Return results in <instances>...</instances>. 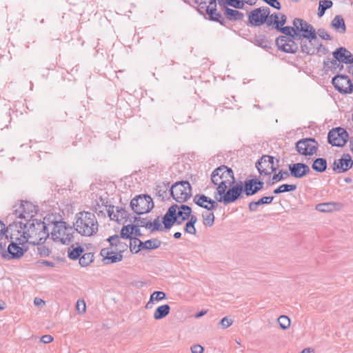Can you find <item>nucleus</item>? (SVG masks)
<instances>
[{
    "label": "nucleus",
    "mask_w": 353,
    "mask_h": 353,
    "mask_svg": "<svg viewBox=\"0 0 353 353\" xmlns=\"http://www.w3.org/2000/svg\"><path fill=\"white\" fill-rule=\"evenodd\" d=\"M23 229L28 243L30 244H42L49 236L48 226L46 222L41 219H28L24 223Z\"/></svg>",
    "instance_id": "1"
},
{
    "label": "nucleus",
    "mask_w": 353,
    "mask_h": 353,
    "mask_svg": "<svg viewBox=\"0 0 353 353\" xmlns=\"http://www.w3.org/2000/svg\"><path fill=\"white\" fill-rule=\"evenodd\" d=\"M74 227L81 235L90 236L98 231L99 224L93 213L82 212L77 214Z\"/></svg>",
    "instance_id": "2"
},
{
    "label": "nucleus",
    "mask_w": 353,
    "mask_h": 353,
    "mask_svg": "<svg viewBox=\"0 0 353 353\" xmlns=\"http://www.w3.org/2000/svg\"><path fill=\"white\" fill-rule=\"evenodd\" d=\"M192 209L186 205H172L163 217V223L165 229H170L174 223L180 225L190 216Z\"/></svg>",
    "instance_id": "3"
},
{
    "label": "nucleus",
    "mask_w": 353,
    "mask_h": 353,
    "mask_svg": "<svg viewBox=\"0 0 353 353\" xmlns=\"http://www.w3.org/2000/svg\"><path fill=\"white\" fill-rule=\"evenodd\" d=\"M211 180L215 185H217L216 192L218 194H224L225 190L235 182L232 169L225 165H221L215 169L211 174Z\"/></svg>",
    "instance_id": "4"
},
{
    "label": "nucleus",
    "mask_w": 353,
    "mask_h": 353,
    "mask_svg": "<svg viewBox=\"0 0 353 353\" xmlns=\"http://www.w3.org/2000/svg\"><path fill=\"white\" fill-rule=\"evenodd\" d=\"M52 225L51 236L55 242L68 245L72 241L74 234L72 227L67 226L65 221H55L52 223Z\"/></svg>",
    "instance_id": "5"
},
{
    "label": "nucleus",
    "mask_w": 353,
    "mask_h": 353,
    "mask_svg": "<svg viewBox=\"0 0 353 353\" xmlns=\"http://www.w3.org/2000/svg\"><path fill=\"white\" fill-rule=\"evenodd\" d=\"M170 194L176 201L183 203L192 196L191 185L187 181L176 182L172 185Z\"/></svg>",
    "instance_id": "6"
},
{
    "label": "nucleus",
    "mask_w": 353,
    "mask_h": 353,
    "mask_svg": "<svg viewBox=\"0 0 353 353\" xmlns=\"http://www.w3.org/2000/svg\"><path fill=\"white\" fill-rule=\"evenodd\" d=\"M243 193V184L242 182L233 186L228 187L224 194H218L214 193V198L218 202H223L225 205L229 204L240 198Z\"/></svg>",
    "instance_id": "7"
},
{
    "label": "nucleus",
    "mask_w": 353,
    "mask_h": 353,
    "mask_svg": "<svg viewBox=\"0 0 353 353\" xmlns=\"http://www.w3.org/2000/svg\"><path fill=\"white\" fill-rule=\"evenodd\" d=\"M130 207L136 214H143L149 212L153 208L154 203L149 195H139L132 199Z\"/></svg>",
    "instance_id": "8"
},
{
    "label": "nucleus",
    "mask_w": 353,
    "mask_h": 353,
    "mask_svg": "<svg viewBox=\"0 0 353 353\" xmlns=\"http://www.w3.org/2000/svg\"><path fill=\"white\" fill-rule=\"evenodd\" d=\"M37 212V207L28 201H22L19 205H15L13 210L16 217L27 221L32 219Z\"/></svg>",
    "instance_id": "9"
},
{
    "label": "nucleus",
    "mask_w": 353,
    "mask_h": 353,
    "mask_svg": "<svg viewBox=\"0 0 353 353\" xmlns=\"http://www.w3.org/2000/svg\"><path fill=\"white\" fill-rule=\"evenodd\" d=\"M23 228L24 223L22 221L14 222L9 225L6 232L10 233L11 241L17 242L19 244H24L28 242Z\"/></svg>",
    "instance_id": "10"
},
{
    "label": "nucleus",
    "mask_w": 353,
    "mask_h": 353,
    "mask_svg": "<svg viewBox=\"0 0 353 353\" xmlns=\"http://www.w3.org/2000/svg\"><path fill=\"white\" fill-rule=\"evenodd\" d=\"M348 134L343 128H336L330 130L327 135L330 144L333 146L343 147L348 140Z\"/></svg>",
    "instance_id": "11"
},
{
    "label": "nucleus",
    "mask_w": 353,
    "mask_h": 353,
    "mask_svg": "<svg viewBox=\"0 0 353 353\" xmlns=\"http://www.w3.org/2000/svg\"><path fill=\"white\" fill-rule=\"evenodd\" d=\"M332 83L341 94H350L353 92V84L347 75L337 74L333 77Z\"/></svg>",
    "instance_id": "12"
},
{
    "label": "nucleus",
    "mask_w": 353,
    "mask_h": 353,
    "mask_svg": "<svg viewBox=\"0 0 353 353\" xmlns=\"http://www.w3.org/2000/svg\"><path fill=\"white\" fill-rule=\"evenodd\" d=\"M270 10L268 7H261L252 10L249 16L248 19L250 24L254 26H259L266 23Z\"/></svg>",
    "instance_id": "13"
},
{
    "label": "nucleus",
    "mask_w": 353,
    "mask_h": 353,
    "mask_svg": "<svg viewBox=\"0 0 353 353\" xmlns=\"http://www.w3.org/2000/svg\"><path fill=\"white\" fill-rule=\"evenodd\" d=\"M318 148L317 142L311 138L303 139L296 144L297 152L302 155H312L316 153Z\"/></svg>",
    "instance_id": "14"
},
{
    "label": "nucleus",
    "mask_w": 353,
    "mask_h": 353,
    "mask_svg": "<svg viewBox=\"0 0 353 353\" xmlns=\"http://www.w3.org/2000/svg\"><path fill=\"white\" fill-rule=\"evenodd\" d=\"M261 175H270L276 170V167L274 166V157L269 155H263L256 163Z\"/></svg>",
    "instance_id": "15"
},
{
    "label": "nucleus",
    "mask_w": 353,
    "mask_h": 353,
    "mask_svg": "<svg viewBox=\"0 0 353 353\" xmlns=\"http://www.w3.org/2000/svg\"><path fill=\"white\" fill-rule=\"evenodd\" d=\"M293 25L296 30L302 32V36L304 39H316L315 29L305 21L296 18L293 21Z\"/></svg>",
    "instance_id": "16"
},
{
    "label": "nucleus",
    "mask_w": 353,
    "mask_h": 353,
    "mask_svg": "<svg viewBox=\"0 0 353 353\" xmlns=\"http://www.w3.org/2000/svg\"><path fill=\"white\" fill-rule=\"evenodd\" d=\"M276 43L278 48L287 53H295L298 49V45L292 40L286 36H280L276 40Z\"/></svg>",
    "instance_id": "17"
},
{
    "label": "nucleus",
    "mask_w": 353,
    "mask_h": 353,
    "mask_svg": "<svg viewBox=\"0 0 353 353\" xmlns=\"http://www.w3.org/2000/svg\"><path fill=\"white\" fill-rule=\"evenodd\" d=\"M353 161L349 154H343L339 159H335L332 164V169L337 173L347 171L352 167Z\"/></svg>",
    "instance_id": "18"
},
{
    "label": "nucleus",
    "mask_w": 353,
    "mask_h": 353,
    "mask_svg": "<svg viewBox=\"0 0 353 353\" xmlns=\"http://www.w3.org/2000/svg\"><path fill=\"white\" fill-rule=\"evenodd\" d=\"M332 54L334 59L331 61V63L333 65H337V61L346 64L353 63L352 54L343 47L337 48Z\"/></svg>",
    "instance_id": "19"
},
{
    "label": "nucleus",
    "mask_w": 353,
    "mask_h": 353,
    "mask_svg": "<svg viewBox=\"0 0 353 353\" xmlns=\"http://www.w3.org/2000/svg\"><path fill=\"white\" fill-rule=\"evenodd\" d=\"M288 168L290 171V175L296 179H301L308 174L310 172V167L303 163L290 164Z\"/></svg>",
    "instance_id": "20"
},
{
    "label": "nucleus",
    "mask_w": 353,
    "mask_h": 353,
    "mask_svg": "<svg viewBox=\"0 0 353 353\" xmlns=\"http://www.w3.org/2000/svg\"><path fill=\"white\" fill-rule=\"evenodd\" d=\"M264 183L256 179L246 180L243 185V192L248 196H252L261 190Z\"/></svg>",
    "instance_id": "21"
},
{
    "label": "nucleus",
    "mask_w": 353,
    "mask_h": 353,
    "mask_svg": "<svg viewBox=\"0 0 353 353\" xmlns=\"http://www.w3.org/2000/svg\"><path fill=\"white\" fill-rule=\"evenodd\" d=\"M100 254L106 264L120 262L123 259V254L112 248H103L101 250Z\"/></svg>",
    "instance_id": "22"
},
{
    "label": "nucleus",
    "mask_w": 353,
    "mask_h": 353,
    "mask_svg": "<svg viewBox=\"0 0 353 353\" xmlns=\"http://www.w3.org/2000/svg\"><path fill=\"white\" fill-rule=\"evenodd\" d=\"M194 202L199 206L208 210H213L218 206L217 201L211 199L203 194H196L194 197Z\"/></svg>",
    "instance_id": "23"
},
{
    "label": "nucleus",
    "mask_w": 353,
    "mask_h": 353,
    "mask_svg": "<svg viewBox=\"0 0 353 353\" xmlns=\"http://www.w3.org/2000/svg\"><path fill=\"white\" fill-rule=\"evenodd\" d=\"M108 214L111 220L116 221L119 223H121V221L126 219L128 216V212L125 209L119 207L115 208L114 206H110Z\"/></svg>",
    "instance_id": "24"
},
{
    "label": "nucleus",
    "mask_w": 353,
    "mask_h": 353,
    "mask_svg": "<svg viewBox=\"0 0 353 353\" xmlns=\"http://www.w3.org/2000/svg\"><path fill=\"white\" fill-rule=\"evenodd\" d=\"M316 39H301V50L303 53L307 55H312L316 54Z\"/></svg>",
    "instance_id": "25"
},
{
    "label": "nucleus",
    "mask_w": 353,
    "mask_h": 353,
    "mask_svg": "<svg viewBox=\"0 0 353 353\" xmlns=\"http://www.w3.org/2000/svg\"><path fill=\"white\" fill-rule=\"evenodd\" d=\"M19 243L11 241L8 247V259H19L24 254L26 250L21 247Z\"/></svg>",
    "instance_id": "26"
},
{
    "label": "nucleus",
    "mask_w": 353,
    "mask_h": 353,
    "mask_svg": "<svg viewBox=\"0 0 353 353\" xmlns=\"http://www.w3.org/2000/svg\"><path fill=\"white\" fill-rule=\"evenodd\" d=\"M331 26L339 33H345L346 27L343 18L341 15H336L331 22Z\"/></svg>",
    "instance_id": "27"
},
{
    "label": "nucleus",
    "mask_w": 353,
    "mask_h": 353,
    "mask_svg": "<svg viewBox=\"0 0 353 353\" xmlns=\"http://www.w3.org/2000/svg\"><path fill=\"white\" fill-rule=\"evenodd\" d=\"M170 312V307L168 304L159 306L154 311L153 317L155 320L165 318Z\"/></svg>",
    "instance_id": "28"
},
{
    "label": "nucleus",
    "mask_w": 353,
    "mask_h": 353,
    "mask_svg": "<svg viewBox=\"0 0 353 353\" xmlns=\"http://www.w3.org/2000/svg\"><path fill=\"white\" fill-rule=\"evenodd\" d=\"M166 294L163 291H155L154 292L150 297L149 301L145 305L146 309H150L152 307L153 302L154 301H159L165 299Z\"/></svg>",
    "instance_id": "29"
},
{
    "label": "nucleus",
    "mask_w": 353,
    "mask_h": 353,
    "mask_svg": "<svg viewBox=\"0 0 353 353\" xmlns=\"http://www.w3.org/2000/svg\"><path fill=\"white\" fill-rule=\"evenodd\" d=\"M225 14L226 17L230 21L241 20L244 17V14L242 12L229 8H225Z\"/></svg>",
    "instance_id": "30"
},
{
    "label": "nucleus",
    "mask_w": 353,
    "mask_h": 353,
    "mask_svg": "<svg viewBox=\"0 0 353 353\" xmlns=\"http://www.w3.org/2000/svg\"><path fill=\"white\" fill-rule=\"evenodd\" d=\"M336 203L328 202L319 203L316 205V210L321 212H331L336 209Z\"/></svg>",
    "instance_id": "31"
},
{
    "label": "nucleus",
    "mask_w": 353,
    "mask_h": 353,
    "mask_svg": "<svg viewBox=\"0 0 353 353\" xmlns=\"http://www.w3.org/2000/svg\"><path fill=\"white\" fill-rule=\"evenodd\" d=\"M312 168L316 172H323L327 168V161L325 159L318 158L314 161Z\"/></svg>",
    "instance_id": "32"
},
{
    "label": "nucleus",
    "mask_w": 353,
    "mask_h": 353,
    "mask_svg": "<svg viewBox=\"0 0 353 353\" xmlns=\"http://www.w3.org/2000/svg\"><path fill=\"white\" fill-rule=\"evenodd\" d=\"M161 245V241L157 239H152L143 242L142 250H152L159 248Z\"/></svg>",
    "instance_id": "33"
},
{
    "label": "nucleus",
    "mask_w": 353,
    "mask_h": 353,
    "mask_svg": "<svg viewBox=\"0 0 353 353\" xmlns=\"http://www.w3.org/2000/svg\"><path fill=\"white\" fill-rule=\"evenodd\" d=\"M130 240V249L132 252L138 253L142 250L143 241L137 237L129 239Z\"/></svg>",
    "instance_id": "34"
},
{
    "label": "nucleus",
    "mask_w": 353,
    "mask_h": 353,
    "mask_svg": "<svg viewBox=\"0 0 353 353\" xmlns=\"http://www.w3.org/2000/svg\"><path fill=\"white\" fill-rule=\"evenodd\" d=\"M121 237L123 239H131L133 235V228L132 225L128 224L123 225L121 230Z\"/></svg>",
    "instance_id": "35"
},
{
    "label": "nucleus",
    "mask_w": 353,
    "mask_h": 353,
    "mask_svg": "<svg viewBox=\"0 0 353 353\" xmlns=\"http://www.w3.org/2000/svg\"><path fill=\"white\" fill-rule=\"evenodd\" d=\"M332 4V2L330 0L321 1L318 9V15L319 17H322L324 14L325 11L331 8Z\"/></svg>",
    "instance_id": "36"
},
{
    "label": "nucleus",
    "mask_w": 353,
    "mask_h": 353,
    "mask_svg": "<svg viewBox=\"0 0 353 353\" xmlns=\"http://www.w3.org/2000/svg\"><path fill=\"white\" fill-rule=\"evenodd\" d=\"M277 322L282 330H287L291 324L290 318L285 315L280 316L277 319Z\"/></svg>",
    "instance_id": "37"
},
{
    "label": "nucleus",
    "mask_w": 353,
    "mask_h": 353,
    "mask_svg": "<svg viewBox=\"0 0 353 353\" xmlns=\"http://www.w3.org/2000/svg\"><path fill=\"white\" fill-rule=\"evenodd\" d=\"M203 224L205 226L210 227L214 223V215L212 212H205L202 214Z\"/></svg>",
    "instance_id": "38"
},
{
    "label": "nucleus",
    "mask_w": 353,
    "mask_h": 353,
    "mask_svg": "<svg viewBox=\"0 0 353 353\" xmlns=\"http://www.w3.org/2000/svg\"><path fill=\"white\" fill-rule=\"evenodd\" d=\"M290 176L288 171L280 170L277 174L273 175L272 178V184H274Z\"/></svg>",
    "instance_id": "39"
},
{
    "label": "nucleus",
    "mask_w": 353,
    "mask_h": 353,
    "mask_svg": "<svg viewBox=\"0 0 353 353\" xmlns=\"http://www.w3.org/2000/svg\"><path fill=\"white\" fill-rule=\"evenodd\" d=\"M93 255L91 253H85L79 258V264L82 267L88 266L92 261Z\"/></svg>",
    "instance_id": "40"
},
{
    "label": "nucleus",
    "mask_w": 353,
    "mask_h": 353,
    "mask_svg": "<svg viewBox=\"0 0 353 353\" xmlns=\"http://www.w3.org/2000/svg\"><path fill=\"white\" fill-rule=\"evenodd\" d=\"M145 228L150 229L152 232L159 230L161 228V224L159 221V218H157L154 221H148L145 224Z\"/></svg>",
    "instance_id": "41"
},
{
    "label": "nucleus",
    "mask_w": 353,
    "mask_h": 353,
    "mask_svg": "<svg viewBox=\"0 0 353 353\" xmlns=\"http://www.w3.org/2000/svg\"><path fill=\"white\" fill-rule=\"evenodd\" d=\"M121 235H114L110 236L107 240L110 243L111 248L115 250L117 248L118 245L121 242Z\"/></svg>",
    "instance_id": "42"
},
{
    "label": "nucleus",
    "mask_w": 353,
    "mask_h": 353,
    "mask_svg": "<svg viewBox=\"0 0 353 353\" xmlns=\"http://www.w3.org/2000/svg\"><path fill=\"white\" fill-rule=\"evenodd\" d=\"M83 251V249L81 247L74 248L71 251L68 252V257L71 259H77L78 258H80L79 256Z\"/></svg>",
    "instance_id": "43"
},
{
    "label": "nucleus",
    "mask_w": 353,
    "mask_h": 353,
    "mask_svg": "<svg viewBox=\"0 0 353 353\" xmlns=\"http://www.w3.org/2000/svg\"><path fill=\"white\" fill-rule=\"evenodd\" d=\"M276 30L281 32L283 34H284V36L290 37L292 32L294 31V26L290 27V26H285V27H280L279 28H276Z\"/></svg>",
    "instance_id": "44"
},
{
    "label": "nucleus",
    "mask_w": 353,
    "mask_h": 353,
    "mask_svg": "<svg viewBox=\"0 0 353 353\" xmlns=\"http://www.w3.org/2000/svg\"><path fill=\"white\" fill-rule=\"evenodd\" d=\"M232 319L225 316L221 320V321L219 322V325L221 327V328L226 329L229 327L230 325H232Z\"/></svg>",
    "instance_id": "45"
},
{
    "label": "nucleus",
    "mask_w": 353,
    "mask_h": 353,
    "mask_svg": "<svg viewBox=\"0 0 353 353\" xmlns=\"http://www.w3.org/2000/svg\"><path fill=\"white\" fill-rule=\"evenodd\" d=\"M76 309L79 314H83L85 312L86 305L83 300H78L76 305Z\"/></svg>",
    "instance_id": "46"
},
{
    "label": "nucleus",
    "mask_w": 353,
    "mask_h": 353,
    "mask_svg": "<svg viewBox=\"0 0 353 353\" xmlns=\"http://www.w3.org/2000/svg\"><path fill=\"white\" fill-rule=\"evenodd\" d=\"M226 1L235 8H242L244 6V3L241 0H226Z\"/></svg>",
    "instance_id": "47"
},
{
    "label": "nucleus",
    "mask_w": 353,
    "mask_h": 353,
    "mask_svg": "<svg viewBox=\"0 0 353 353\" xmlns=\"http://www.w3.org/2000/svg\"><path fill=\"white\" fill-rule=\"evenodd\" d=\"M279 187L281 188V193L294 191L296 189V185L294 184H283Z\"/></svg>",
    "instance_id": "48"
},
{
    "label": "nucleus",
    "mask_w": 353,
    "mask_h": 353,
    "mask_svg": "<svg viewBox=\"0 0 353 353\" xmlns=\"http://www.w3.org/2000/svg\"><path fill=\"white\" fill-rule=\"evenodd\" d=\"M184 230L185 232L190 234H195L196 232L194 225L192 223H189L188 221L186 223Z\"/></svg>",
    "instance_id": "49"
},
{
    "label": "nucleus",
    "mask_w": 353,
    "mask_h": 353,
    "mask_svg": "<svg viewBox=\"0 0 353 353\" xmlns=\"http://www.w3.org/2000/svg\"><path fill=\"white\" fill-rule=\"evenodd\" d=\"M274 199V196H263L260 199H259L256 202L259 205L270 204L272 202Z\"/></svg>",
    "instance_id": "50"
},
{
    "label": "nucleus",
    "mask_w": 353,
    "mask_h": 353,
    "mask_svg": "<svg viewBox=\"0 0 353 353\" xmlns=\"http://www.w3.org/2000/svg\"><path fill=\"white\" fill-rule=\"evenodd\" d=\"M316 32L323 39L331 40L332 39L330 35L324 29H319Z\"/></svg>",
    "instance_id": "51"
},
{
    "label": "nucleus",
    "mask_w": 353,
    "mask_h": 353,
    "mask_svg": "<svg viewBox=\"0 0 353 353\" xmlns=\"http://www.w3.org/2000/svg\"><path fill=\"white\" fill-rule=\"evenodd\" d=\"M279 14H272L271 15H268V21H266V24L270 26L272 25H274V21H279Z\"/></svg>",
    "instance_id": "52"
},
{
    "label": "nucleus",
    "mask_w": 353,
    "mask_h": 353,
    "mask_svg": "<svg viewBox=\"0 0 353 353\" xmlns=\"http://www.w3.org/2000/svg\"><path fill=\"white\" fill-rule=\"evenodd\" d=\"M281 17L279 21H274L275 28H279L280 27L283 26L286 23L287 17L284 14H280Z\"/></svg>",
    "instance_id": "53"
},
{
    "label": "nucleus",
    "mask_w": 353,
    "mask_h": 353,
    "mask_svg": "<svg viewBox=\"0 0 353 353\" xmlns=\"http://www.w3.org/2000/svg\"><path fill=\"white\" fill-rule=\"evenodd\" d=\"M328 49L321 43H317L316 46V53H321L323 55H325L328 53Z\"/></svg>",
    "instance_id": "54"
},
{
    "label": "nucleus",
    "mask_w": 353,
    "mask_h": 353,
    "mask_svg": "<svg viewBox=\"0 0 353 353\" xmlns=\"http://www.w3.org/2000/svg\"><path fill=\"white\" fill-rule=\"evenodd\" d=\"M37 250H38V253L41 256H48L50 252L49 249L43 245L39 246L37 248Z\"/></svg>",
    "instance_id": "55"
},
{
    "label": "nucleus",
    "mask_w": 353,
    "mask_h": 353,
    "mask_svg": "<svg viewBox=\"0 0 353 353\" xmlns=\"http://www.w3.org/2000/svg\"><path fill=\"white\" fill-rule=\"evenodd\" d=\"M301 37H303L302 34L299 32L298 30L294 28V31L292 32V34L290 38H292V40H301ZM303 39H305L304 38Z\"/></svg>",
    "instance_id": "56"
},
{
    "label": "nucleus",
    "mask_w": 353,
    "mask_h": 353,
    "mask_svg": "<svg viewBox=\"0 0 353 353\" xmlns=\"http://www.w3.org/2000/svg\"><path fill=\"white\" fill-rule=\"evenodd\" d=\"M192 353H203V347L200 345H194L191 347Z\"/></svg>",
    "instance_id": "57"
},
{
    "label": "nucleus",
    "mask_w": 353,
    "mask_h": 353,
    "mask_svg": "<svg viewBox=\"0 0 353 353\" xmlns=\"http://www.w3.org/2000/svg\"><path fill=\"white\" fill-rule=\"evenodd\" d=\"M53 341V337L51 335H43L41 338V341L43 343H49Z\"/></svg>",
    "instance_id": "58"
},
{
    "label": "nucleus",
    "mask_w": 353,
    "mask_h": 353,
    "mask_svg": "<svg viewBox=\"0 0 353 353\" xmlns=\"http://www.w3.org/2000/svg\"><path fill=\"white\" fill-rule=\"evenodd\" d=\"M259 205L256 201H252L248 205V208L250 212H256Z\"/></svg>",
    "instance_id": "59"
},
{
    "label": "nucleus",
    "mask_w": 353,
    "mask_h": 353,
    "mask_svg": "<svg viewBox=\"0 0 353 353\" xmlns=\"http://www.w3.org/2000/svg\"><path fill=\"white\" fill-rule=\"evenodd\" d=\"M127 248H128V245L127 244L123 243L122 242H120L119 244L118 245V247L116 249V250L117 252H119V253L122 254V252L123 251H125L127 249Z\"/></svg>",
    "instance_id": "60"
},
{
    "label": "nucleus",
    "mask_w": 353,
    "mask_h": 353,
    "mask_svg": "<svg viewBox=\"0 0 353 353\" xmlns=\"http://www.w3.org/2000/svg\"><path fill=\"white\" fill-rule=\"evenodd\" d=\"M132 228H133V234L135 236V237L137 238L138 236H141V232L140 229L139 228V226L136 225H132Z\"/></svg>",
    "instance_id": "61"
},
{
    "label": "nucleus",
    "mask_w": 353,
    "mask_h": 353,
    "mask_svg": "<svg viewBox=\"0 0 353 353\" xmlns=\"http://www.w3.org/2000/svg\"><path fill=\"white\" fill-rule=\"evenodd\" d=\"M34 304L36 306L41 307L45 305V301L39 298H35L34 300Z\"/></svg>",
    "instance_id": "62"
},
{
    "label": "nucleus",
    "mask_w": 353,
    "mask_h": 353,
    "mask_svg": "<svg viewBox=\"0 0 353 353\" xmlns=\"http://www.w3.org/2000/svg\"><path fill=\"white\" fill-rule=\"evenodd\" d=\"M6 228L5 224L2 221H0V238H1L3 236V234L6 232Z\"/></svg>",
    "instance_id": "63"
},
{
    "label": "nucleus",
    "mask_w": 353,
    "mask_h": 353,
    "mask_svg": "<svg viewBox=\"0 0 353 353\" xmlns=\"http://www.w3.org/2000/svg\"><path fill=\"white\" fill-rule=\"evenodd\" d=\"M135 221L137 223L136 225H138L139 227H145V224L147 222L144 219L141 220L137 218H135Z\"/></svg>",
    "instance_id": "64"
}]
</instances>
